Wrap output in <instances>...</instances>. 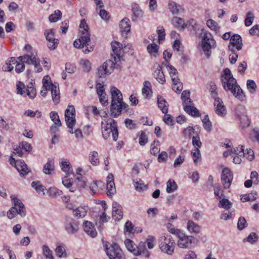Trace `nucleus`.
Wrapping results in <instances>:
<instances>
[{
  "instance_id": "nucleus-1",
  "label": "nucleus",
  "mask_w": 259,
  "mask_h": 259,
  "mask_svg": "<svg viewBox=\"0 0 259 259\" xmlns=\"http://www.w3.org/2000/svg\"><path fill=\"white\" fill-rule=\"evenodd\" d=\"M221 80L225 90H230L233 95L240 101H243L245 95L240 86L237 84L236 80L233 77L229 68L224 70V74L222 75Z\"/></svg>"
},
{
  "instance_id": "nucleus-2",
  "label": "nucleus",
  "mask_w": 259,
  "mask_h": 259,
  "mask_svg": "<svg viewBox=\"0 0 259 259\" xmlns=\"http://www.w3.org/2000/svg\"><path fill=\"white\" fill-rule=\"evenodd\" d=\"M110 91L112 97L111 115L116 117L121 114L122 109H125L128 105L123 102L122 94L117 88L112 87Z\"/></svg>"
},
{
  "instance_id": "nucleus-3",
  "label": "nucleus",
  "mask_w": 259,
  "mask_h": 259,
  "mask_svg": "<svg viewBox=\"0 0 259 259\" xmlns=\"http://www.w3.org/2000/svg\"><path fill=\"white\" fill-rule=\"evenodd\" d=\"M160 250L164 253L172 255L176 247L175 240L170 235H162L158 240Z\"/></svg>"
},
{
  "instance_id": "nucleus-4",
  "label": "nucleus",
  "mask_w": 259,
  "mask_h": 259,
  "mask_svg": "<svg viewBox=\"0 0 259 259\" xmlns=\"http://www.w3.org/2000/svg\"><path fill=\"white\" fill-rule=\"evenodd\" d=\"M43 87L45 90L41 91L40 94L45 97L48 91H51L52 99L55 104H58L60 101V91L58 84L49 82L45 77L42 79Z\"/></svg>"
},
{
  "instance_id": "nucleus-5",
  "label": "nucleus",
  "mask_w": 259,
  "mask_h": 259,
  "mask_svg": "<svg viewBox=\"0 0 259 259\" xmlns=\"http://www.w3.org/2000/svg\"><path fill=\"white\" fill-rule=\"evenodd\" d=\"M11 198L14 206L12 207L7 212L8 217L12 219L15 217L17 214H20L21 216L25 215V207L24 204L14 195L11 196Z\"/></svg>"
},
{
  "instance_id": "nucleus-6",
  "label": "nucleus",
  "mask_w": 259,
  "mask_h": 259,
  "mask_svg": "<svg viewBox=\"0 0 259 259\" xmlns=\"http://www.w3.org/2000/svg\"><path fill=\"white\" fill-rule=\"evenodd\" d=\"M215 42L212 38V35L209 32H205L204 33L201 45L202 50L206 56L207 58H209L211 53V49L214 47Z\"/></svg>"
},
{
  "instance_id": "nucleus-7",
  "label": "nucleus",
  "mask_w": 259,
  "mask_h": 259,
  "mask_svg": "<svg viewBox=\"0 0 259 259\" xmlns=\"http://www.w3.org/2000/svg\"><path fill=\"white\" fill-rule=\"evenodd\" d=\"M105 250L109 259H122L123 253L116 243L106 244Z\"/></svg>"
},
{
  "instance_id": "nucleus-8",
  "label": "nucleus",
  "mask_w": 259,
  "mask_h": 259,
  "mask_svg": "<svg viewBox=\"0 0 259 259\" xmlns=\"http://www.w3.org/2000/svg\"><path fill=\"white\" fill-rule=\"evenodd\" d=\"M178 238L177 245L180 248L190 249L193 247V237L185 234L181 231L177 236Z\"/></svg>"
},
{
  "instance_id": "nucleus-9",
  "label": "nucleus",
  "mask_w": 259,
  "mask_h": 259,
  "mask_svg": "<svg viewBox=\"0 0 259 259\" xmlns=\"http://www.w3.org/2000/svg\"><path fill=\"white\" fill-rule=\"evenodd\" d=\"M75 110L73 106H68L65 110V119L67 127L72 128L75 124Z\"/></svg>"
},
{
  "instance_id": "nucleus-10",
  "label": "nucleus",
  "mask_w": 259,
  "mask_h": 259,
  "mask_svg": "<svg viewBox=\"0 0 259 259\" xmlns=\"http://www.w3.org/2000/svg\"><path fill=\"white\" fill-rule=\"evenodd\" d=\"M64 227L65 230L69 234H74L78 230V222L71 217H66Z\"/></svg>"
},
{
  "instance_id": "nucleus-11",
  "label": "nucleus",
  "mask_w": 259,
  "mask_h": 259,
  "mask_svg": "<svg viewBox=\"0 0 259 259\" xmlns=\"http://www.w3.org/2000/svg\"><path fill=\"white\" fill-rule=\"evenodd\" d=\"M102 129L107 131L113 130V140L116 141L118 137L117 125L116 122L113 119L109 118L105 122H102Z\"/></svg>"
},
{
  "instance_id": "nucleus-12",
  "label": "nucleus",
  "mask_w": 259,
  "mask_h": 259,
  "mask_svg": "<svg viewBox=\"0 0 259 259\" xmlns=\"http://www.w3.org/2000/svg\"><path fill=\"white\" fill-rule=\"evenodd\" d=\"M233 179V176L231 170L228 167L224 168L222 172L221 182L225 189L230 187Z\"/></svg>"
},
{
  "instance_id": "nucleus-13",
  "label": "nucleus",
  "mask_w": 259,
  "mask_h": 259,
  "mask_svg": "<svg viewBox=\"0 0 259 259\" xmlns=\"http://www.w3.org/2000/svg\"><path fill=\"white\" fill-rule=\"evenodd\" d=\"M10 163L12 165H14L18 171L22 176H25L28 173L27 165L24 161L16 160L15 158L10 157Z\"/></svg>"
},
{
  "instance_id": "nucleus-14",
  "label": "nucleus",
  "mask_w": 259,
  "mask_h": 259,
  "mask_svg": "<svg viewBox=\"0 0 259 259\" xmlns=\"http://www.w3.org/2000/svg\"><path fill=\"white\" fill-rule=\"evenodd\" d=\"M24 50L26 51L27 54L17 57L18 60L23 63L24 64L25 63L28 65H30L32 63V47L30 45H27L25 46Z\"/></svg>"
},
{
  "instance_id": "nucleus-15",
  "label": "nucleus",
  "mask_w": 259,
  "mask_h": 259,
  "mask_svg": "<svg viewBox=\"0 0 259 259\" xmlns=\"http://www.w3.org/2000/svg\"><path fill=\"white\" fill-rule=\"evenodd\" d=\"M90 41V35L87 31L84 32V35H81L80 37L74 41L73 46L76 48H83L88 46Z\"/></svg>"
},
{
  "instance_id": "nucleus-16",
  "label": "nucleus",
  "mask_w": 259,
  "mask_h": 259,
  "mask_svg": "<svg viewBox=\"0 0 259 259\" xmlns=\"http://www.w3.org/2000/svg\"><path fill=\"white\" fill-rule=\"evenodd\" d=\"M96 88L100 102L103 105H107L108 104V99L105 93L104 85L101 83H98L97 84Z\"/></svg>"
},
{
  "instance_id": "nucleus-17",
  "label": "nucleus",
  "mask_w": 259,
  "mask_h": 259,
  "mask_svg": "<svg viewBox=\"0 0 259 259\" xmlns=\"http://www.w3.org/2000/svg\"><path fill=\"white\" fill-rule=\"evenodd\" d=\"M107 194L109 197H112L116 193V188L112 174H109L107 177Z\"/></svg>"
},
{
  "instance_id": "nucleus-18",
  "label": "nucleus",
  "mask_w": 259,
  "mask_h": 259,
  "mask_svg": "<svg viewBox=\"0 0 259 259\" xmlns=\"http://www.w3.org/2000/svg\"><path fill=\"white\" fill-rule=\"evenodd\" d=\"M17 93L20 94L23 97L28 96L30 99H31L30 91L29 89L32 88L31 87H25V84L21 81H18L17 83Z\"/></svg>"
},
{
  "instance_id": "nucleus-19",
  "label": "nucleus",
  "mask_w": 259,
  "mask_h": 259,
  "mask_svg": "<svg viewBox=\"0 0 259 259\" xmlns=\"http://www.w3.org/2000/svg\"><path fill=\"white\" fill-rule=\"evenodd\" d=\"M214 110L216 113L221 116L226 114L227 111L222 101L219 98H215L214 102Z\"/></svg>"
},
{
  "instance_id": "nucleus-20",
  "label": "nucleus",
  "mask_w": 259,
  "mask_h": 259,
  "mask_svg": "<svg viewBox=\"0 0 259 259\" xmlns=\"http://www.w3.org/2000/svg\"><path fill=\"white\" fill-rule=\"evenodd\" d=\"M119 61H120L117 60V58L115 56L114 57V61L111 60H106L103 63V65L105 67V68L107 69V73L110 74L113 71L114 68H119V65L118 64V62Z\"/></svg>"
},
{
  "instance_id": "nucleus-21",
  "label": "nucleus",
  "mask_w": 259,
  "mask_h": 259,
  "mask_svg": "<svg viewBox=\"0 0 259 259\" xmlns=\"http://www.w3.org/2000/svg\"><path fill=\"white\" fill-rule=\"evenodd\" d=\"M111 47L113 54L112 56L114 57L115 56L117 60L120 61L122 56L120 55L121 51L122 49V45L118 41H113L111 42Z\"/></svg>"
},
{
  "instance_id": "nucleus-22",
  "label": "nucleus",
  "mask_w": 259,
  "mask_h": 259,
  "mask_svg": "<svg viewBox=\"0 0 259 259\" xmlns=\"http://www.w3.org/2000/svg\"><path fill=\"white\" fill-rule=\"evenodd\" d=\"M112 214L115 220L119 221L122 218V207L116 202L112 204Z\"/></svg>"
},
{
  "instance_id": "nucleus-23",
  "label": "nucleus",
  "mask_w": 259,
  "mask_h": 259,
  "mask_svg": "<svg viewBox=\"0 0 259 259\" xmlns=\"http://www.w3.org/2000/svg\"><path fill=\"white\" fill-rule=\"evenodd\" d=\"M83 228L85 232L92 237L97 236V232L91 222L88 221H84L83 224Z\"/></svg>"
},
{
  "instance_id": "nucleus-24",
  "label": "nucleus",
  "mask_w": 259,
  "mask_h": 259,
  "mask_svg": "<svg viewBox=\"0 0 259 259\" xmlns=\"http://www.w3.org/2000/svg\"><path fill=\"white\" fill-rule=\"evenodd\" d=\"M187 229L191 234L196 235L200 233L201 227L193 221L189 220L187 224Z\"/></svg>"
},
{
  "instance_id": "nucleus-25",
  "label": "nucleus",
  "mask_w": 259,
  "mask_h": 259,
  "mask_svg": "<svg viewBox=\"0 0 259 259\" xmlns=\"http://www.w3.org/2000/svg\"><path fill=\"white\" fill-rule=\"evenodd\" d=\"M130 20L127 18H123L120 21L119 23V27L122 34L126 35L130 31L131 25L129 24Z\"/></svg>"
},
{
  "instance_id": "nucleus-26",
  "label": "nucleus",
  "mask_w": 259,
  "mask_h": 259,
  "mask_svg": "<svg viewBox=\"0 0 259 259\" xmlns=\"http://www.w3.org/2000/svg\"><path fill=\"white\" fill-rule=\"evenodd\" d=\"M230 44L235 47L237 50H240L242 47L241 37L238 34H234L230 38Z\"/></svg>"
},
{
  "instance_id": "nucleus-27",
  "label": "nucleus",
  "mask_w": 259,
  "mask_h": 259,
  "mask_svg": "<svg viewBox=\"0 0 259 259\" xmlns=\"http://www.w3.org/2000/svg\"><path fill=\"white\" fill-rule=\"evenodd\" d=\"M55 169L54 159L49 158L47 163L44 165L42 171L46 175H51Z\"/></svg>"
},
{
  "instance_id": "nucleus-28",
  "label": "nucleus",
  "mask_w": 259,
  "mask_h": 259,
  "mask_svg": "<svg viewBox=\"0 0 259 259\" xmlns=\"http://www.w3.org/2000/svg\"><path fill=\"white\" fill-rule=\"evenodd\" d=\"M157 101L159 108L163 113L165 114L168 112V105L166 100L161 96L158 95Z\"/></svg>"
},
{
  "instance_id": "nucleus-29",
  "label": "nucleus",
  "mask_w": 259,
  "mask_h": 259,
  "mask_svg": "<svg viewBox=\"0 0 259 259\" xmlns=\"http://www.w3.org/2000/svg\"><path fill=\"white\" fill-rule=\"evenodd\" d=\"M18 61L17 58H10L6 61L5 64L3 66V70L5 71H11L14 68V65H15Z\"/></svg>"
},
{
  "instance_id": "nucleus-30",
  "label": "nucleus",
  "mask_w": 259,
  "mask_h": 259,
  "mask_svg": "<svg viewBox=\"0 0 259 259\" xmlns=\"http://www.w3.org/2000/svg\"><path fill=\"white\" fill-rule=\"evenodd\" d=\"M132 12L133 13L132 20L134 21H136L138 18L142 17L143 16V12L137 4L132 5Z\"/></svg>"
},
{
  "instance_id": "nucleus-31",
  "label": "nucleus",
  "mask_w": 259,
  "mask_h": 259,
  "mask_svg": "<svg viewBox=\"0 0 259 259\" xmlns=\"http://www.w3.org/2000/svg\"><path fill=\"white\" fill-rule=\"evenodd\" d=\"M155 79L161 84H163L165 81L164 75L162 71L161 67L158 66L157 69L154 71L153 74Z\"/></svg>"
},
{
  "instance_id": "nucleus-32",
  "label": "nucleus",
  "mask_w": 259,
  "mask_h": 259,
  "mask_svg": "<svg viewBox=\"0 0 259 259\" xmlns=\"http://www.w3.org/2000/svg\"><path fill=\"white\" fill-rule=\"evenodd\" d=\"M88 209L87 206L76 207L73 211V215L78 218H83L86 215Z\"/></svg>"
},
{
  "instance_id": "nucleus-33",
  "label": "nucleus",
  "mask_w": 259,
  "mask_h": 259,
  "mask_svg": "<svg viewBox=\"0 0 259 259\" xmlns=\"http://www.w3.org/2000/svg\"><path fill=\"white\" fill-rule=\"evenodd\" d=\"M186 112L192 116L199 117L200 116L199 110L194 106L190 105H186L184 108Z\"/></svg>"
},
{
  "instance_id": "nucleus-34",
  "label": "nucleus",
  "mask_w": 259,
  "mask_h": 259,
  "mask_svg": "<svg viewBox=\"0 0 259 259\" xmlns=\"http://www.w3.org/2000/svg\"><path fill=\"white\" fill-rule=\"evenodd\" d=\"M242 146L240 149L241 150L240 152H237L236 151V155L233 156V162L235 164H240L242 161V158L244 157V149Z\"/></svg>"
},
{
  "instance_id": "nucleus-35",
  "label": "nucleus",
  "mask_w": 259,
  "mask_h": 259,
  "mask_svg": "<svg viewBox=\"0 0 259 259\" xmlns=\"http://www.w3.org/2000/svg\"><path fill=\"white\" fill-rule=\"evenodd\" d=\"M257 194V192L256 191H254L249 194L242 195L241 200L243 202L248 201H254L256 199Z\"/></svg>"
},
{
  "instance_id": "nucleus-36",
  "label": "nucleus",
  "mask_w": 259,
  "mask_h": 259,
  "mask_svg": "<svg viewBox=\"0 0 259 259\" xmlns=\"http://www.w3.org/2000/svg\"><path fill=\"white\" fill-rule=\"evenodd\" d=\"M33 189L40 195H44L45 194V191L47 190L45 187L38 181L36 182H33Z\"/></svg>"
},
{
  "instance_id": "nucleus-37",
  "label": "nucleus",
  "mask_w": 259,
  "mask_h": 259,
  "mask_svg": "<svg viewBox=\"0 0 259 259\" xmlns=\"http://www.w3.org/2000/svg\"><path fill=\"white\" fill-rule=\"evenodd\" d=\"M172 23L176 28H181L182 29L185 28V23L182 19L179 17H174L172 19Z\"/></svg>"
},
{
  "instance_id": "nucleus-38",
  "label": "nucleus",
  "mask_w": 259,
  "mask_h": 259,
  "mask_svg": "<svg viewBox=\"0 0 259 259\" xmlns=\"http://www.w3.org/2000/svg\"><path fill=\"white\" fill-rule=\"evenodd\" d=\"M60 166L62 170L66 174H70L72 171V167L71 164L68 160H66L63 161L60 163Z\"/></svg>"
},
{
  "instance_id": "nucleus-39",
  "label": "nucleus",
  "mask_w": 259,
  "mask_h": 259,
  "mask_svg": "<svg viewBox=\"0 0 259 259\" xmlns=\"http://www.w3.org/2000/svg\"><path fill=\"white\" fill-rule=\"evenodd\" d=\"M134 182L135 184L136 190L139 192H142L148 188L147 186L144 185L142 181L140 179L139 180H134Z\"/></svg>"
},
{
  "instance_id": "nucleus-40",
  "label": "nucleus",
  "mask_w": 259,
  "mask_h": 259,
  "mask_svg": "<svg viewBox=\"0 0 259 259\" xmlns=\"http://www.w3.org/2000/svg\"><path fill=\"white\" fill-rule=\"evenodd\" d=\"M151 83L148 81H145L144 83V87L142 89V94L146 98L151 95L152 91L151 89Z\"/></svg>"
},
{
  "instance_id": "nucleus-41",
  "label": "nucleus",
  "mask_w": 259,
  "mask_h": 259,
  "mask_svg": "<svg viewBox=\"0 0 259 259\" xmlns=\"http://www.w3.org/2000/svg\"><path fill=\"white\" fill-rule=\"evenodd\" d=\"M232 205V203L228 199L223 198L221 199L218 203V206L220 208H224L229 210Z\"/></svg>"
},
{
  "instance_id": "nucleus-42",
  "label": "nucleus",
  "mask_w": 259,
  "mask_h": 259,
  "mask_svg": "<svg viewBox=\"0 0 259 259\" xmlns=\"http://www.w3.org/2000/svg\"><path fill=\"white\" fill-rule=\"evenodd\" d=\"M56 254L59 257L65 258L67 257V253L64 245L58 246L55 249Z\"/></svg>"
},
{
  "instance_id": "nucleus-43",
  "label": "nucleus",
  "mask_w": 259,
  "mask_h": 259,
  "mask_svg": "<svg viewBox=\"0 0 259 259\" xmlns=\"http://www.w3.org/2000/svg\"><path fill=\"white\" fill-rule=\"evenodd\" d=\"M191 154L194 163L197 164V163L201 159L200 150L198 148H194V149L192 150Z\"/></svg>"
},
{
  "instance_id": "nucleus-44",
  "label": "nucleus",
  "mask_w": 259,
  "mask_h": 259,
  "mask_svg": "<svg viewBox=\"0 0 259 259\" xmlns=\"http://www.w3.org/2000/svg\"><path fill=\"white\" fill-rule=\"evenodd\" d=\"M48 195L52 197H57L62 195V191L57 188L51 187L47 191Z\"/></svg>"
},
{
  "instance_id": "nucleus-45",
  "label": "nucleus",
  "mask_w": 259,
  "mask_h": 259,
  "mask_svg": "<svg viewBox=\"0 0 259 259\" xmlns=\"http://www.w3.org/2000/svg\"><path fill=\"white\" fill-rule=\"evenodd\" d=\"M58 132V128L56 126H52L51 127V134L52 135L51 143L53 144H57L59 142V137L56 133Z\"/></svg>"
},
{
  "instance_id": "nucleus-46",
  "label": "nucleus",
  "mask_w": 259,
  "mask_h": 259,
  "mask_svg": "<svg viewBox=\"0 0 259 259\" xmlns=\"http://www.w3.org/2000/svg\"><path fill=\"white\" fill-rule=\"evenodd\" d=\"M62 13L60 10H56L54 13L50 15L49 17V20L51 22H56L61 19Z\"/></svg>"
},
{
  "instance_id": "nucleus-47",
  "label": "nucleus",
  "mask_w": 259,
  "mask_h": 259,
  "mask_svg": "<svg viewBox=\"0 0 259 259\" xmlns=\"http://www.w3.org/2000/svg\"><path fill=\"white\" fill-rule=\"evenodd\" d=\"M187 27L190 31H196L198 29V24L197 21L193 19L189 20L187 23H185V28Z\"/></svg>"
},
{
  "instance_id": "nucleus-48",
  "label": "nucleus",
  "mask_w": 259,
  "mask_h": 259,
  "mask_svg": "<svg viewBox=\"0 0 259 259\" xmlns=\"http://www.w3.org/2000/svg\"><path fill=\"white\" fill-rule=\"evenodd\" d=\"M168 8L173 14H178L180 11L181 7L173 1H170L168 3Z\"/></svg>"
},
{
  "instance_id": "nucleus-49",
  "label": "nucleus",
  "mask_w": 259,
  "mask_h": 259,
  "mask_svg": "<svg viewBox=\"0 0 259 259\" xmlns=\"http://www.w3.org/2000/svg\"><path fill=\"white\" fill-rule=\"evenodd\" d=\"M160 144L158 141H154L151 145V154L153 155H156L160 152Z\"/></svg>"
},
{
  "instance_id": "nucleus-50",
  "label": "nucleus",
  "mask_w": 259,
  "mask_h": 259,
  "mask_svg": "<svg viewBox=\"0 0 259 259\" xmlns=\"http://www.w3.org/2000/svg\"><path fill=\"white\" fill-rule=\"evenodd\" d=\"M147 49L148 53L151 56L156 57L158 53L159 47L157 45L153 43L148 45Z\"/></svg>"
},
{
  "instance_id": "nucleus-51",
  "label": "nucleus",
  "mask_w": 259,
  "mask_h": 259,
  "mask_svg": "<svg viewBox=\"0 0 259 259\" xmlns=\"http://www.w3.org/2000/svg\"><path fill=\"white\" fill-rule=\"evenodd\" d=\"M177 189V185L173 180H169L166 183V192L171 193Z\"/></svg>"
},
{
  "instance_id": "nucleus-52",
  "label": "nucleus",
  "mask_w": 259,
  "mask_h": 259,
  "mask_svg": "<svg viewBox=\"0 0 259 259\" xmlns=\"http://www.w3.org/2000/svg\"><path fill=\"white\" fill-rule=\"evenodd\" d=\"M98 153L96 151L91 152L89 154V160L90 162L94 165H97L99 163L98 158Z\"/></svg>"
},
{
  "instance_id": "nucleus-53",
  "label": "nucleus",
  "mask_w": 259,
  "mask_h": 259,
  "mask_svg": "<svg viewBox=\"0 0 259 259\" xmlns=\"http://www.w3.org/2000/svg\"><path fill=\"white\" fill-rule=\"evenodd\" d=\"M240 126L242 128L248 127L250 124V121L246 115H242L239 117Z\"/></svg>"
},
{
  "instance_id": "nucleus-54",
  "label": "nucleus",
  "mask_w": 259,
  "mask_h": 259,
  "mask_svg": "<svg viewBox=\"0 0 259 259\" xmlns=\"http://www.w3.org/2000/svg\"><path fill=\"white\" fill-rule=\"evenodd\" d=\"M167 71H168L169 74L171 78L172 81H177L179 77L177 75L178 71L177 69L172 66H169V68H168Z\"/></svg>"
},
{
  "instance_id": "nucleus-55",
  "label": "nucleus",
  "mask_w": 259,
  "mask_h": 259,
  "mask_svg": "<svg viewBox=\"0 0 259 259\" xmlns=\"http://www.w3.org/2000/svg\"><path fill=\"white\" fill-rule=\"evenodd\" d=\"M55 31L54 29L46 30L45 32V35L48 41H54L57 39L55 37Z\"/></svg>"
},
{
  "instance_id": "nucleus-56",
  "label": "nucleus",
  "mask_w": 259,
  "mask_h": 259,
  "mask_svg": "<svg viewBox=\"0 0 259 259\" xmlns=\"http://www.w3.org/2000/svg\"><path fill=\"white\" fill-rule=\"evenodd\" d=\"M50 118L54 122V125L53 126H61V122L60 120L59 117L57 112H51L50 113Z\"/></svg>"
},
{
  "instance_id": "nucleus-57",
  "label": "nucleus",
  "mask_w": 259,
  "mask_h": 259,
  "mask_svg": "<svg viewBox=\"0 0 259 259\" xmlns=\"http://www.w3.org/2000/svg\"><path fill=\"white\" fill-rule=\"evenodd\" d=\"M43 254L47 259H54L53 252L48 246L45 245L42 246Z\"/></svg>"
},
{
  "instance_id": "nucleus-58",
  "label": "nucleus",
  "mask_w": 259,
  "mask_h": 259,
  "mask_svg": "<svg viewBox=\"0 0 259 259\" xmlns=\"http://www.w3.org/2000/svg\"><path fill=\"white\" fill-rule=\"evenodd\" d=\"M246 86L247 89L251 93L253 94L256 92L257 85L254 80L248 79L247 81Z\"/></svg>"
},
{
  "instance_id": "nucleus-59",
  "label": "nucleus",
  "mask_w": 259,
  "mask_h": 259,
  "mask_svg": "<svg viewBox=\"0 0 259 259\" xmlns=\"http://www.w3.org/2000/svg\"><path fill=\"white\" fill-rule=\"evenodd\" d=\"M166 228L169 233L175 235L176 236H177L180 232L182 231L180 229H176L170 223V220H168V223L166 224Z\"/></svg>"
},
{
  "instance_id": "nucleus-60",
  "label": "nucleus",
  "mask_w": 259,
  "mask_h": 259,
  "mask_svg": "<svg viewBox=\"0 0 259 259\" xmlns=\"http://www.w3.org/2000/svg\"><path fill=\"white\" fill-rule=\"evenodd\" d=\"M124 244L127 250L134 254V251L136 250L137 247L134 242L130 239H126L124 241Z\"/></svg>"
},
{
  "instance_id": "nucleus-61",
  "label": "nucleus",
  "mask_w": 259,
  "mask_h": 259,
  "mask_svg": "<svg viewBox=\"0 0 259 259\" xmlns=\"http://www.w3.org/2000/svg\"><path fill=\"white\" fill-rule=\"evenodd\" d=\"M157 32L158 34V42L160 44L161 41L165 39V30L162 26H159L157 28Z\"/></svg>"
},
{
  "instance_id": "nucleus-62",
  "label": "nucleus",
  "mask_w": 259,
  "mask_h": 259,
  "mask_svg": "<svg viewBox=\"0 0 259 259\" xmlns=\"http://www.w3.org/2000/svg\"><path fill=\"white\" fill-rule=\"evenodd\" d=\"M146 248V244L145 242H141L138 246L137 245L136 250L134 251V254L136 255H139L141 254V252L143 251V250H145Z\"/></svg>"
},
{
  "instance_id": "nucleus-63",
  "label": "nucleus",
  "mask_w": 259,
  "mask_h": 259,
  "mask_svg": "<svg viewBox=\"0 0 259 259\" xmlns=\"http://www.w3.org/2000/svg\"><path fill=\"white\" fill-rule=\"evenodd\" d=\"M172 90L177 93H180L183 90V84L178 78L177 81L172 82Z\"/></svg>"
},
{
  "instance_id": "nucleus-64",
  "label": "nucleus",
  "mask_w": 259,
  "mask_h": 259,
  "mask_svg": "<svg viewBox=\"0 0 259 259\" xmlns=\"http://www.w3.org/2000/svg\"><path fill=\"white\" fill-rule=\"evenodd\" d=\"M80 63L82 65V67L84 71L88 72L90 71L91 68V64L89 60L82 59L81 60Z\"/></svg>"
}]
</instances>
